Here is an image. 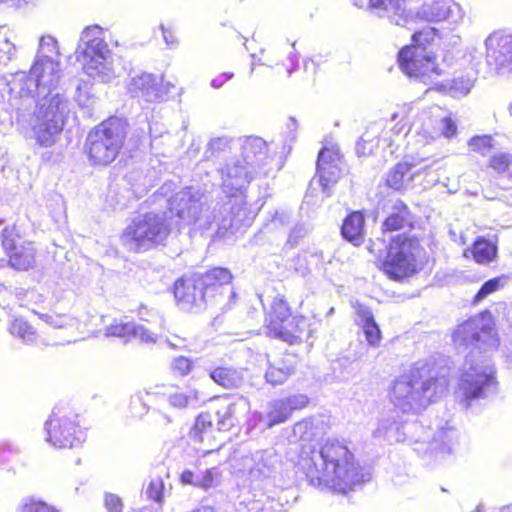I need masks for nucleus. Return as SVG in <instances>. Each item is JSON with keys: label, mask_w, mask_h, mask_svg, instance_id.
<instances>
[{"label": "nucleus", "mask_w": 512, "mask_h": 512, "mask_svg": "<svg viewBox=\"0 0 512 512\" xmlns=\"http://www.w3.org/2000/svg\"><path fill=\"white\" fill-rule=\"evenodd\" d=\"M453 342L458 347L471 351L465 358L463 373L456 391L460 404L469 409L473 401L485 399L497 390L496 370L491 359L484 353L499 345L494 323L489 315H477L458 325L453 333Z\"/></svg>", "instance_id": "1"}, {"label": "nucleus", "mask_w": 512, "mask_h": 512, "mask_svg": "<svg viewBox=\"0 0 512 512\" xmlns=\"http://www.w3.org/2000/svg\"><path fill=\"white\" fill-rule=\"evenodd\" d=\"M298 466L312 485L324 484L340 493L368 480L346 444L336 439L327 440L319 448L304 445Z\"/></svg>", "instance_id": "2"}, {"label": "nucleus", "mask_w": 512, "mask_h": 512, "mask_svg": "<svg viewBox=\"0 0 512 512\" xmlns=\"http://www.w3.org/2000/svg\"><path fill=\"white\" fill-rule=\"evenodd\" d=\"M61 78L60 52L57 40L50 35L42 36L28 73L19 71L7 80L9 102L12 108L22 112L30 108L36 96L53 95Z\"/></svg>", "instance_id": "3"}, {"label": "nucleus", "mask_w": 512, "mask_h": 512, "mask_svg": "<svg viewBox=\"0 0 512 512\" xmlns=\"http://www.w3.org/2000/svg\"><path fill=\"white\" fill-rule=\"evenodd\" d=\"M448 387L446 375L434 362L419 361L408 373L395 379L389 398L396 409L403 413H417L434 402Z\"/></svg>", "instance_id": "4"}, {"label": "nucleus", "mask_w": 512, "mask_h": 512, "mask_svg": "<svg viewBox=\"0 0 512 512\" xmlns=\"http://www.w3.org/2000/svg\"><path fill=\"white\" fill-rule=\"evenodd\" d=\"M407 433L412 434L409 441L414 446V451L423 457L433 458L435 461L442 460L449 455L458 442V433L451 427L441 428L432 433L430 428H424L421 424L401 425L390 419H382L373 432V436L394 443L406 441Z\"/></svg>", "instance_id": "5"}, {"label": "nucleus", "mask_w": 512, "mask_h": 512, "mask_svg": "<svg viewBox=\"0 0 512 512\" xmlns=\"http://www.w3.org/2000/svg\"><path fill=\"white\" fill-rule=\"evenodd\" d=\"M76 57L91 78L107 83L117 75L114 55L105 41L104 30L97 25L87 27L82 32Z\"/></svg>", "instance_id": "6"}, {"label": "nucleus", "mask_w": 512, "mask_h": 512, "mask_svg": "<svg viewBox=\"0 0 512 512\" xmlns=\"http://www.w3.org/2000/svg\"><path fill=\"white\" fill-rule=\"evenodd\" d=\"M438 36V30L426 27L412 35L413 45L399 51L398 62L401 70L426 85L433 84L442 75L433 53L428 52L425 45L430 44Z\"/></svg>", "instance_id": "7"}, {"label": "nucleus", "mask_w": 512, "mask_h": 512, "mask_svg": "<svg viewBox=\"0 0 512 512\" xmlns=\"http://www.w3.org/2000/svg\"><path fill=\"white\" fill-rule=\"evenodd\" d=\"M40 97L30 118V126L36 143L47 148L57 142L64 128L69 114V102L60 93Z\"/></svg>", "instance_id": "8"}, {"label": "nucleus", "mask_w": 512, "mask_h": 512, "mask_svg": "<svg viewBox=\"0 0 512 512\" xmlns=\"http://www.w3.org/2000/svg\"><path fill=\"white\" fill-rule=\"evenodd\" d=\"M127 126L125 120L112 117L89 132L86 149L92 164L108 165L117 158L126 139Z\"/></svg>", "instance_id": "9"}, {"label": "nucleus", "mask_w": 512, "mask_h": 512, "mask_svg": "<svg viewBox=\"0 0 512 512\" xmlns=\"http://www.w3.org/2000/svg\"><path fill=\"white\" fill-rule=\"evenodd\" d=\"M170 233L165 213L139 215L124 229L121 242L129 251H147L162 244Z\"/></svg>", "instance_id": "10"}, {"label": "nucleus", "mask_w": 512, "mask_h": 512, "mask_svg": "<svg viewBox=\"0 0 512 512\" xmlns=\"http://www.w3.org/2000/svg\"><path fill=\"white\" fill-rule=\"evenodd\" d=\"M168 203L170 212L184 225L208 229L217 219V206L210 211L207 198L194 187H186L178 191L168 200Z\"/></svg>", "instance_id": "11"}, {"label": "nucleus", "mask_w": 512, "mask_h": 512, "mask_svg": "<svg viewBox=\"0 0 512 512\" xmlns=\"http://www.w3.org/2000/svg\"><path fill=\"white\" fill-rule=\"evenodd\" d=\"M418 240L405 235L392 238L382 262L383 272L393 280L410 277L417 271Z\"/></svg>", "instance_id": "12"}, {"label": "nucleus", "mask_w": 512, "mask_h": 512, "mask_svg": "<svg viewBox=\"0 0 512 512\" xmlns=\"http://www.w3.org/2000/svg\"><path fill=\"white\" fill-rule=\"evenodd\" d=\"M76 416L56 407L45 422V440L57 449L76 448L81 446L86 438L85 432L76 422Z\"/></svg>", "instance_id": "13"}, {"label": "nucleus", "mask_w": 512, "mask_h": 512, "mask_svg": "<svg viewBox=\"0 0 512 512\" xmlns=\"http://www.w3.org/2000/svg\"><path fill=\"white\" fill-rule=\"evenodd\" d=\"M0 241L11 268L27 271L34 267L36 247L34 242L25 238L18 223L4 227L0 234Z\"/></svg>", "instance_id": "14"}, {"label": "nucleus", "mask_w": 512, "mask_h": 512, "mask_svg": "<svg viewBox=\"0 0 512 512\" xmlns=\"http://www.w3.org/2000/svg\"><path fill=\"white\" fill-rule=\"evenodd\" d=\"M219 173L223 193L232 198L242 196L251 181L262 172L253 167V162L234 157L219 169Z\"/></svg>", "instance_id": "15"}, {"label": "nucleus", "mask_w": 512, "mask_h": 512, "mask_svg": "<svg viewBox=\"0 0 512 512\" xmlns=\"http://www.w3.org/2000/svg\"><path fill=\"white\" fill-rule=\"evenodd\" d=\"M486 63L497 74L512 72V34L494 31L484 41Z\"/></svg>", "instance_id": "16"}, {"label": "nucleus", "mask_w": 512, "mask_h": 512, "mask_svg": "<svg viewBox=\"0 0 512 512\" xmlns=\"http://www.w3.org/2000/svg\"><path fill=\"white\" fill-rule=\"evenodd\" d=\"M216 216L219 236H226L228 233H235L243 226H249L254 218L252 212L247 208L242 198L229 200L225 205L216 204Z\"/></svg>", "instance_id": "17"}, {"label": "nucleus", "mask_w": 512, "mask_h": 512, "mask_svg": "<svg viewBox=\"0 0 512 512\" xmlns=\"http://www.w3.org/2000/svg\"><path fill=\"white\" fill-rule=\"evenodd\" d=\"M204 283H206L204 281ZM196 274L189 278H181L174 284V297L178 307L186 312H199L203 310L209 300L207 291L202 288Z\"/></svg>", "instance_id": "18"}, {"label": "nucleus", "mask_w": 512, "mask_h": 512, "mask_svg": "<svg viewBox=\"0 0 512 512\" xmlns=\"http://www.w3.org/2000/svg\"><path fill=\"white\" fill-rule=\"evenodd\" d=\"M173 87L170 83L164 85L162 77L151 73H141L131 78L128 92L134 98L152 103L165 100L170 88Z\"/></svg>", "instance_id": "19"}, {"label": "nucleus", "mask_w": 512, "mask_h": 512, "mask_svg": "<svg viewBox=\"0 0 512 512\" xmlns=\"http://www.w3.org/2000/svg\"><path fill=\"white\" fill-rule=\"evenodd\" d=\"M340 164L341 156L336 147H324L319 151L317 175L325 197H329L332 194V187L341 176Z\"/></svg>", "instance_id": "20"}, {"label": "nucleus", "mask_w": 512, "mask_h": 512, "mask_svg": "<svg viewBox=\"0 0 512 512\" xmlns=\"http://www.w3.org/2000/svg\"><path fill=\"white\" fill-rule=\"evenodd\" d=\"M202 288L207 291L209 303H221L223 298H231L235 295L230 286L232 274L227 268L215 267L204 274H196Z\"/></svg>", "instance_id": "21"}, {"label": "nucleus", "mask_w": 512, "mask_h": 512, "mask_svg": "<svg viewBox=\"0 0 512 512\" xmlns=\"http://www.w3.org/2000/svg\"><path fill=\"white\" fill-rule=\"evenodd\" d=\"M367 9L395 25H405L409 18L406 0H368Z\"/></svg>", "instance_id": "22"}, {"label": "nucleus", "mask_w": 512, "mask_h": 512, "mask_svg": "<svg viewBox=\"0 0 512 512\" xmlns=\"http://www.w3.org/2000/svg\"><path fill=\"white\" fill-rule=\"evenodd\" d=\"M278 463L279 457L272 450L256 451L251 456L245 458V465L249 469V475L252 480H262L270 477Z\"/></svg>", "instance_id": "23"}, {"label": "nucleus", "mask_w": 512, "mask_h": 512, "mask_svg": "<svg viewBox=\"0 0 512 512\" xmlns=\"http://www.w3.org/2000/svg\"><path fill=\"white\" fill-rule=\"evenodd\" d=\"M417 17L429 22H439L451 19V23L457 24L461 19L460 7L452 8L446 1H433L424 3L417 12Z\"/></svg>", "instance_id": "24"}, {"label": "nucleus", "mask_w": 512, "mask_h": 512, "mask_svg": "<svg viewBox=\"0 0 512 512\" xmlns=\"http://www.w3.org/2000/svg\"><path fill=\"white\" fill-rule=\"evenodd\" d=\"M245 161L253 162V167L261 171L267 164V143L260 137H247L242 144V154L239 156Z\"/></svg>", "instance_id": "25"}, {"label": "nucleus", "mask_w": 512, "mask_h": 512, "mask_svg": "<svg viewBox=\"0 0 512 512\" xmlns=\"http://www.w3.org/2000/svg\"><path fill=\"white\" fill-rule=\"evenodd\" d=\"M210 378L225 389L239 388L245 381V370L233 366H219L209 371Z\"/></svg>", "instance_id": "26"}, {"label": "nucleus", "mask_w": 512, "mask_h": 512, "mask_svg": "<svg viewBox=\"0 0 512 512\" xmlns=\"http://www.w3.org/2000/svg\"><path fill=\"white\" fill-rule=\"evenodd\" d=\"M407 227H412V215L408 206L403 201L397 200L393 204L389 216L383 222L382 230L386 233Z\"/></svg>", "instance_id": "27"}, {"label": "nucleus", "mask_w": 512, "mask_h": 512, "mask_svg": "<svg viewBox=\"0 0 512 512\" xmlns=\"http://www.w3.org/2000/svg\"><path fill=\"white\" fill-rule=\"evenodd\" d=\"M356 323L361 327L368 344L370 346H378L381 341V331L369 308L363 305L357 307Z\"/></svg>", "instance_id": "28"}, {"label": "nucleus", "mask_w": 512, "mask_h": 512, "mask_svg": "<svg viewBox=\"0 0 512 512\" xmlns=\"http://www.w3.org/2000/svg\"><path fill=\"white\" fill-rule=\"evenodd\" d=\"M364 215L359 212L349 214L341 227L342 236L354 245H360L364 239Z\"/></svg>", "instance_id": "29"}, {"label": "nucleus", "mask_w": 512, "mask_h": 512, "mask_svg": "<svg viewBox=\"0 0 512 512\" xmlns=\"http://www.w3.org/2000/svg\"><path fill=\"white\" fill-rule=\"evenodd\" d=\"M414 167L415 165L407 160L398 163L387 174V185L397 191L405 188L406 183L410 182L415 175L411 172Z\"/></svg>", "instance_id": "30"}, {"label": "nucleus", "mask_w": 512, "mask_h": 512, "mask_svg": "<svg viewBox=\"0 0 512 512\" xmlns=\"http://www.w3.org/2000/svg\"><path fill=\"white\" fill-rule=\"evenodd\" d=\"M238 406H241L242 409H247L248 402L246 399L240 398L236 403L224 404L217 409L213 418L217 421V429L219 431L230 430L235 425V414Z\"/></svg>", "instance_id": "31"}, {"label": "nucleus", "mask_w": 512, "mask_h": 512, "mask_svg": "<svg viewBox=\"0 0 512 512\" xmlns=\"http://www.w3.org/2000/svg\"><path fill=\"white\" fill-rule=\"evenodd\" d=\"M324 433L323 421L309 418L297 422L293 427V434L302 441H312Z\"/></svg>", "instance_id": "32"}, {"label": "nucleus", "mask_w": 512, "mask_h": 512, "mask_svg": "<svg viewBox=\"0 0 512 512\" xmlns=\"http://www.w3.org/2000/svg\"><path fill=\"white\" fill-rule=\"evenodd\" d=\"M201 401L199 391L188 388L185 391H176L168 396V403L175 409H185L198 406Z\"/></svg>", "instance_id": "33"}, {"label": "nucleus", "mask_w": 512, "mask_h": 512, "mask_svg": "<svg viewBox=\"0 0 512 512\" xmlns=\"http://www.w3.org/2000/svg\"><path fill=\"white\" fill-rule=\"evenodd\" d=\"M472 254L477 263L488 264L496 258L497 247L494 243L479 237L474 242Z\"/></svg>", "instance_id": "34"}, {"label": "nucleus", "mask_w": 512, "mask_h": 512, "mask_svg": "<svg viewBox=\"0 0 512 512\" xmlns=\"http://www.w3.org/2000/svg\"><path fill=\"white\" fill-rule=\"evenodd\" d=\"M237 512H277L274 501L268 497L260 499H244L239 502Z\"/></svg>", "instance_id": "35"}, {"label": "nucleus", "mask_w": 512, "mask_h": 512, "mask_svg": "<svg viewBox=\"0 0 512 512\" xmlns=\"http://www.w3.org/2000/svg\"><path fill=\"white\" fill-rule=\"evenodd\" d=\"M9 331L13 336L20 338L27 344L34 343L36 340L35 329L22 318L14 319L9 327Z\"/></svg>", "instance_id": "36"}, {"label": "nucleus", "mask_w": 512, "mask_h": 512, "mask_svg": "<svg viewBox=\"0 0 512 512\" xmlns=\"http://www.w3.org/2000/svg\"><path fill=\"white\" fill-rule=\"evenodd\" d=\"M293 372V366L288 365L287 361L283 360L278 366L270 365L266 371L265 378L268 383L279 385L285 382Z\"/></svg>", "instance_id": "37"}, {"label": "nucleus", "mask_w": 512, "mask_h": 512, "mask_svg": "<svg viewBox=\"0 0 512 512\" xmlns=\"http://www.w3.org/2000/svg\"><path fill=\"white\" fill-rule=\"evenodd\" d=\"M213 416L210 413H201L195 421L193 428L190 431V436L194 440L203 441L205 436L212 431Z\"/></svg>", "instance_id": "38"}, {"label": "nucleus", "mask_w": 512, "mask_h": 512, "mask_svg": "<svg viewBox=\"0 0 512 512\" xmlns=\"http://www.w3.org/2000/svg\"><path fill=\"white\" fill-rule=\"evenodd\" d=\"M291 415L290 408L286 405L283 399L275 400L270 404V411L268 413V426L271 427L276 424L285 422Z\"/></svg>", "instance_id": "39"}, {"label": "nucleus", "mask_w": 512, "mask_h": 512, "mask_svg": "<svg viewBox=\"0 0 512 512\" xmlns=\"http://www.w3.org/2000/svg\"><path fill=\"white\" fill-rule=\"evenodd\" d=\"M490 167L499 174L512 177V154L497 153L490 159Z\"/></svg>", "instance_id": "40"}, {"label": "nucleus", "mask_w": 512, "mask_h": 512, "mask_svg": "<svg viewBox=\"0 0 512 512\" xmlns=\"http://www.w3.org/2000/svg\"><path fill=\"white\" fill-rule=\"evenodd\" d=\"M16 512H59L46 502L35 498H25L17 506Z\"/></svg>", "instance_id": "41"}, {"label": "nucleus", "mask_w": 512, "mask_h": 512, "mask_svg": "<svg viewBox=\"0 0 512 512\" xmlns=\"http://www.w3.org/2000/svg\"><path fill=\"white\" fill-rule=\"evenodd\" d=\"M135 329L134 322L120 323L113 322L109 326L105 328V336L110 337H119L129 340L132 338L133 330Z\"/></svg>", "instance_id": "42"}, {"label": "nucleus", "mask_w": 512, "mask_h": 512, "mask_svg": "<svg viewBox=\"0 0 512 512\" xmlns=\"http://www.w3.org/2000/svg\"><path fill=\"white\" fill-rule=\"evenodd\" d=\"M506 280H507L506 276H501V277L492 278V279H489L488 281H486L481 286V288L479 289L477 294L475 295L474 303H478V302L482 301L491 293L502 288L504 286V284L506 283Z\"/></svg>", "instance_id": "43"}, {"label": "nucleus", "mask_w": 512, "mask_h": 512, "mask_svg": "<svg viewBox=\"0 0 512 512\" xmlns=\"http://www.w3.org/2000/svg\"><path fill=\"white\" fill-rule=\"evenodd\" d=\"M271 311L275 319L284 322L291 315L290 307L283 295H276L271 304Z\"/></svg>", "instance_id": "44"}, {"label": "nucleus", "mask_w": 512, "mask_h": 512, "mask_svg": "<svg viewBox=\"0 0 512 512\" xmlns=\"http://www.w3.org/2000/svg\"><path fill=\"white\" fill-rule=\"evenodd\" d=\"M475 79L470 77H458L452 81L450 93L453 97L466 96L474 86Z\"/></svg>", "instance_id": "45"}, {"label": "nucleus", "mask_w": 512, "mask_h": 512, "mask_svg": "<svg viewBox=\"0 0 512 512\" xmlns=\"http://www.w3.org/2000/svg\"><path fill=\"white\" fill-rule=\"evenodd\" d=\"M164 482L161 477H156L150 480L149 484L144 490L146 497L154 502L160 503L164 496Z\"/></svg>", "instance_id": "46"}, {"label": "nucleus", "mask_w": 512, "mask_h": 512, "mask_svg": "<svg viewBox=\"0 0 512 512\" xmlns=\"http://www.w3.org/2000/svg\"><path fill=\"white\" fill-rule=\"evenodd\" d=\"M470 148L482 155H487L493 148V138L489 135L475 136L469 141Z\"/></svg>", "instance_id": "47"}, {"label": "nucleus", "mask_w": 512, "mask_h": 512, "mask_svg": "<svg viewBox=\"0 0 512 512\" xmlns=\"http://www.w3.org/2000/svg\"><path fill=\"white\" fill-rule=\"evenodd\" d=\"M231 139L228 137H216L212 138L205 151V157L209 158L211 156H215L230 147Z\"/></svg>", "instance_id": "48"}, {"label": "nucleus", "mask_w": 512, "mask_h": 512, "mask_svg": "<svg viewBox=\"0 0 512 512\" xmlns=\"http://www.w3.org/2000/svg\"><path fill=\"white\" fill-rule=\"evenodd\" d=\"M218 477V471L216 468L207 469L204 472L197 473L195 486L208 489L212 487Z\"/></svg>", "instance_id": "49"}, {"label": "nucleus", "mask_w": 512, "mask_h": 512, "mask_svg": "<svg viewBox=\"0 0 512 512\" xmlns=\"http://www.w3.org/2000/svg\"><path fill=\"white\" fill-rule=\"evenodd\" d=\"M171 369L178 376H186L192 370V361L184 356L176 357L171 363Z\"/></svg>", "instance_id": "50"}, {"label": "nucleus", "mask_w": 512, "mask_h": 512, "mask_svg": "<svg viewBox=\"0 0 512 512\" xmlns=\"http://www.w3.org/2000/svg\"><path fill=\"white\" fill-rule=\"evenodd\" d=\"M40 319L55 328H62L73 321V319L67 315L57 314H40Z\"/></svg>", "instance_id": "51"}, {"label": "nucleus", "mask_w": 512, "mask_h": 512, "mask_svg": "<svg viewBox=\"0 0 512 512\" xmlns=\"http://www.w3.org/2000/svg\"><path fill=\"white\" fill-rule=\"evenodd\" d=\"M132 337L139 338L142 342L153 344L157 341V334L150 331L146 327L135 323V329L133 330Z\"/></svg>", "instance_id": "52"}, {"label": "nucleus", "mask_w": 512, "mask_h": 512, "mask_svg": "<svg viewBox=\"0 0 512 512\" xmlns=\"http://www.w3.org/2000/svg\"><path fill=\"white\" fill-rule=\"evenodd\" d=\"M294 320L297 322V330L296 333L291 334L287 331L280 330L277 335L278 337L282 338L284 341L289 342L290 344H294L302 339V333L303 331L299 328V325H305L306 320L304 318H294Z\"/></svg>", "instance_id": "53"}, {"label": "nucleus", "mask_w": 512, "mask_h": 512, "mask_svg": "<svg viewBox=\"0 0 512 512\" xmlns=\"http://www.w3.org/2000/svg\"><path fill=\"white\" fill-rule=\"evenodd\" d=\"M15 45L8 39L0 41V64H6L10 61L15 53Z\"/></svg>", "instance_id": "54"}, {"label": "nucleus", "mask_w": 512, "mask_h": 512, "mask_svg": "<svg viewBox=\"0 0 512 512\" xmlns=\"http://www.w3.org/2000/svg\"><path fill=\"white\" fill-rule=\"evenodd\" d=\"M104 504L108 512H122L123 503L121 498L116 494L105 493Z\"/></svg>", "instance_id": "55"}, {"label": "nucleus", "mask_w": 512, "mask_h": 512, "mask_svg": "<svg viewBox=\"0 0 512 512\" xmlns=\"http://www.w3.org/2000/svg\"><path fill=\"white\" fill-rule=\"evenodd\" d=\"M292 413L294 410L302 409L308 404V397L304 394H298L283 399Z\"/></svg>", "instance_id": "56"}, {"label": "nucleus", "mask_w": 512, "mask_h": 512, "mask_svg": "<svg viewBox=\"0 0 512 512\" xmlns=\"http://www.w3.org/2000/svg\"><path fill=\"white\" fill-rule=\"evenodd\" d=\"M439 126L442 131V134L446 138H450L456 134L457 126L451 118H448V117L441 118V120L439 122Z\"/></svg>", "instance_id": "57"}, {"label": "nucleus", "mask_w": 512, "mask_h": 512, "mask_svg": "<svg viewBox=\"0 0 512 512\" xmlns=\"http://www.w3.org/2000/svg\"><path fill=\"white\" fill-rule=\"evenodd\" d=\"M234 77L232 72H224L211 80V87L214 89L221 88L227 81Z\"/></svg>", "instance_id": "58"}, {"label": "nucleus", "mask_w": 512, "mask_h": 512, "mask_svg": "<svg viewBox=\"0 0 512 512\" xmlns=\"http://www.w3.org/2000/svg\"><path fill=\"white\" fill-rule=\"evenodd\" d=\"M197 474L193 473L190 470H185L181 474V482L184 484H191L195 486Z\"/></svg>", "instance_id": "59"}, {"label": "nucleus", "mask_w": 512, "mask_h": 512, "mask_svg": "<svg viewBox=\"0 0 512 512\" xmlns=\"http://www.w3.org/2000/svg\"><path fill=\"white\" fill-rule=\"evenodd\" d=\"M306 233V229L303 226H297L295 227L290 235H289V242H296V240Z\"/></svg>", "instance_id": "60"}, {"label": "nucleus", "mask_w": 512, "mask_h": 512, "mask_svg": "<svg viewBox=\"0 0 512 512\" xmlns=\"http://www.w3.org/2000/svg\"><path fill=\"white\" fill-rule=\"evenodd\" d=\"M161 30L166 44L168 46H172L175 42L172 33L169 32L163 25H161Z\"/></svg>", "instance_id": "61"}, {"label": "nucleus", "mask_w": 512, "mask_h": 512, "mask_svg": "<svg viewBox=\"0 0 512 512\" xmlns=\"http://www.w3.org/2000/svg\"><path fill=\"white\" fill-rule=\"evenodd\" d=\"M289 61L291 62V67L287 69L288 76L292 74L294 69L297 68L298 65V55L296 53H291L289 55Z\"/></svg>", "instance_id": "62"}, {"label": "nucleus", "mask_w": 512, "mask_h": 512, "mask_svg": "<svg viewBox=\"0 0 512 512\" xmlns=\"http://www.w3.org/2000/svg\"><path fill=\"white\" fill-rule=\"evenodd\" d=\"M136 405H139L141 407V411L137 414L138 416L144 414L147 412V408L145 405L141 402L140 398L132 399L131 401V408L134 409Z\"/></svg>", "instance_id": "63"}, {"label": "nucleus", "mask_w": 512, "mask_h": 512, "mask_svg": "<svg viewBox=\"0 0 512 512\" xmlns=\"http://www.w3.org/2000/svg\"><path fill=\"white\" fill-rule=\"evenodd\" d=\"M312 70V73L314 74L315 73V70H316V64L313 60H309V61H305L304 62V70L305 71H308V70Z\"/></svg>", "instance_id": "64"}]
</instances>
